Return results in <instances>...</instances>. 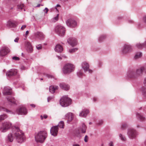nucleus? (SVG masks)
<instances>
[{
  "label": "nucleus",
  "mask_w": 146,
  "mask_h": 146,
  "mask_svg": "<svg viewBox=\"0 0 146 146\" xmlns=\"http://www.w3.org/2000/svg\"><path fill=\"white\" fill-rule=\"evenodd\" d=\"M17 24V23L15 21H9L7 24V25L10 27H15Z\"/></svg>",
  "instance_id": "aec40b11"
},
{
  "label": "nucleus",
  "mask_w": 146,
  "mask_h": 146,
  "mask_svg": "<svg viewBox=\"0 0 146 146\" xmlns=\"http://www.w3.org/2000/svg\"><path fill=\"white\" fill-rule=\"evenodd\" d=\"M12 59L13 60H19V58L18 57L16 56H14L13 57Z\"/></svg>",
  "instance_id": "ea45409f"
},
{
  "label": "nucleus",
  "mask_w": 146,
  "mask_h": 146,
  "mask_svg": "<svg viewBox=\"0 0 146 146\" xmlns=\"http://www.w3.org/2000/svg\"><path fill=\"white\" fill-rule=\"evenodd\" d=\"M88 139V137L87 135H86L85 137L84 141L85 142H87Z\"/></svg>",
  "instance_id": "a19ab883"
},
{
  "label": "nucleus",
  "mask_w": 146,
  "mask_h": 146,
  "mask_svg": "<svg viewBox=\"0 0 146 146\" xmlns=\"http://www.w3.org/2000/svg\"><path fill=\"white\" fill-rule=\"evenodd\" d=\"M56 32L60 36H64L65 32V29L64 27L60 25H58L55 28Z\"/></svg>",
  "instance_id": "423d86ee"
},
{
  "label": "nucleus",
  "mask_w": 146,
  "mask_h": 146,
  "mask_svg": "<svg viewBox=\"0 0 146 146\" xmlns=\"http://www.w3.org/2000/svg\"><path fill=\"white\" fill-rule=\"evenodd\" d=\"M11 123L9 122H4L0 130L2 132H5L11 127Z\"/></svg>",
  "instance_id": "6e6552de"
},
{
  "label": "nucleus",
  "mask_w": 146,
  "mask_h": 146,
  "mask_svg": "<svg viewBox=\"0 0 146 146\" xmlns=\"http://www.w3.org/2000/svg\"><path fill=\"white\" fill-rule=\"evenodd\" d=\"M18 9L19 10L22 9H24V5L23 4H20L18 5Z\"/></svg>",
  "instance_id": "2f4dec72"
},
{
  "label": "nucleus",
  "mask_w": 146,
  "mask_h": 146,
  "mask_svg": "<svg viewBox=\"0 0 146 146\" xmlns=\"http://www.w3.org/2000/svg\"><path fill=\"white\" fill-rule=\"evenodd\" d=\"M59 14H58L55 17H54L52 19V21L55 22L56 21H57L58 20Z\"/></svg>",
  "instance_id": "f704fd0d"
},
{
  "label": "nucleus",
  "mask_w": 146,
  "mask_h": 146,
  "mask_svg": "<svg viewBox=\"0 0 146 146\" xmlns=\"http://www.w3.org/2000/svg\"><path fill=\"white\" fill-rule=\"evenodd\" d=\"M83 73L81 71H80L78 72L77 73V75H78V76L79 77H80L81 76H82V75H83Z\"/></svg>",
  "instance_id": "58836bf2"
},
{
  "label": "nucleus",
  "mask_w": 146,
  "mask_h": 146,
  "mask_svg": "<svg viewBox=\"0 0 146 146\" xmlns=\"http://www.w3.org/2000/svg\"><path fill=\"white\" fill-rule=\"evenodd\" d=\"M43 117L44 119H46L48 117V116L46 115H43Z\"/></svg>",
  "instance_id": "603ef678"
},
{
  "label": "nucleus",
  "mask_w": 146,
  "mask_h": 146,
  "mask_svg": "<svg viewBox=\"0 0 146 146\" xmlns=\"http://www.w3.org/2000/svg\"><path fill=\"white\" fill-rule=\"evenodd\" d=\"M78 50L77 48H73L69 50V52L70 53H72Z\"/></svg>",
  "instance_id": "e433bc0d"
},
{
  "label": "nucleus",
  "mask_w": 146,
  "mask_h": 146,
  "mask_svg": "<svg viewBox=\"0 0 146 146\" xmlns=\"http://www.w3.org/2000/svg\"><path fill=\"white\" fill-rule=\"evenodd\" d=\"M89 113V111L88 110H84L80 113L79 115L80 116L82 117H85L87 114Z\"/></svg>",
  "instance_id": "5701e85b"
},
{
  "label": "nucleus",
  "mask_w": 146,
  "mask_h": 146,
  "mask_svg": "<svg viewBox=\"0 0 146 146\" xmlns=\"http://www.w3.org/2000/svg\"><path fill=\"white\" fill-rule=\"evenodd\" d=\"M7 137L8 141L10 142H12L13 141L14 137H15L17 142L20 143L23 142L25 139L24 133L18 127H16L13 128L12 133H9Z\"/></svg>",
  "instance_id": "f257e3e1"
},
{
  "label": "nucleus",
  "mask_w": 146,
  "mask_h": 146,
  "mask_svg": "<svg viewBox=\"0 0 146 146\" xmlns=\"http://www.w3.org/2000/svg\"><path fill=\"white\" fill-rule=\"evenodd\" d=\"M16 113L19 115H26L27 111L26 108L23 107H20L18 108L16 110Z\"/></svg>",
  "instance_id": "9b49d317"
},
{
  "label": "nucleus",
  "mask_w": 146,
  "mask_h": 146,
  "mask_svg": "<svg viewBox=\"0 0 146 146\" xmlns=\"http://www.w3.org/2000/svg\"><path fill=\"white\" fill-rule=\"evenodd\" d=\"M25 67L24 66H23L21 67V69L22 70H25Z\"/></svg>",
  "instance_id": "680f3d73"
},
{
  "label": "nucleus",
  "mask_w": 146,
  "mask_h": 146,
  "mask_svg": "<svg viewBox=\"0 0 146 146\" xmlns=\"http://www.w3.org/2000/svg\"><path fill=\"white\" fill-rule=\"evenodd\" d=\"M47 136V133L45 131H41L35 136L36 141L37 143H43Z\"/></svg>",
  "instance_id": "7ed1b4c3"
},
{
  "label": "nucleus",
  "mask_w": 146,
  "mask_h": 146,
  "mask_svg": "<svg viewBox=\"0 0 146 146\" xmlns=\"http://www.w3.org/2000/svg\"><path fill=\"white\" fill-rule=\"evenodd\" d=\"M127 125L126 123L123 124L121 126V129L123 130L125 129L127 127Z\"/></svg>",
  "instance_id": "c9c22d12"
},
{
  "label": "nucleus",
  "mask_w": 146,
  "mask_h": 146,
  "mask_svg": "<svg viewBox=\"0 0 146 146\" xmlns=\"http://www.w3.org/2000/svg\"><path fill=\"white\" fill-rule=\"evenodd\" d=\"M40 4H38L36 6V7H40Z\"/></svg>",
  "instance_id": "0e129e2a"
},
{
  "label": "nucleus",
  "mask_w": 146,
  "mask_h": 146,
  "mask_svg": "<svg viewBox=\"0 0 146 146\" xmlns=\"http://www.w3.org/2000/svg\"><path fill=\"white\" fill-rule=\"evenodd\" d=\"M40 117H41V119L42 120L43 119V116L42 115H41L40 116Z\"/></svg>",
  "instance_id": "338daca9"
},
{
  "label": "nucleus",
  "mask_w": 146,
  "mask_h": 146,
  "mask_svg": "<svg viewBox=\"0 0 146 146\" xmlns=\"http://www.w3.org/2000/svg\"><path fill=\"white\" fill-rule=\"evenodd\" d=\"M57 56L58 59H59L60 60L62 59V57L61 56Z\"/></svg>",
  "instance_id": "864d4df0"
},
{
  "label": "nucleus",
  "mask_w": 146,
  "mask_h": 146,
  "mask_svg": "<svg viewBox=\"0 0 146 146\" xmlns=\"http://www.w3.org/2000/svg\"><path fill=\"white\" fill-rule=\"evenodd\" d=\"M27 50L29 52H31L33 50V47L30 42H27Z\"/></svg>",
  "instance_id": "a878e982"
},
{
  "label": "nucleus",
  "mask_w": 146,
  "mask_h": 146,
  "mask_svg": "<svg viewBox=\"0 0 146 146\" xmlns=\"http://www.w3.org/2000/svg\"><path fill=\"white\" fill-rule=\"evenodd\" d=\"M105 38L106 36L105 35H102L100 37L99 40L100 41H102L104 39H105Z\"/></svg>",
  "instance_id": "4c0bfd02"
},
{
  "label": "nucleus",
  "mask_w": 146,
  "mask_h": 146,
  "mask_svg": "<svg viewBox=\"0 0 146 146\" xmlns=\"http://www.w3.org/2000/svg\"><path fill=\"white\" fill-rule=\"evenodd\" d=\"M26 27V25H23L22 26L21 28V29L22 30H23L24 29H25Z\"/></svg>",
  "instance_id": "49530a36"
},
{
  "label": "nucleus",
  "mask_w": 146,
  "mask_h": 146,
  "mask_svg": "<svg viewBox=\"0 0 146 146\" xmlns=\"http://www.w3.org/2000/svg\"><path fill=\"white\" fill-rule=\"evenodd\" d=\"M86 127L85 124L83 123L81 127H80L79 129L76 131L74 133L75 135L78 137L80 136L81 132L85 133L86 131Z\"/></svg>",
  "instance_id": "1a4fd4ad"
},
{
  "label": "nucleus",
  "mask_w": 146,
  "mask_h": 146,
  "mask_svg": "<svg viewBox=\"0 0 146 146\" xmlns=\"http://www.w3.org/2000/svg\"><path fill=\"white\" fill-rule=\"evenodd\" d=\"M31 106L35 108V106L34 104H31Z\"/></svg>",
  "instance_id": "13d9d810"
},
{
  "label": "nucleus",
  "mask_w": 146,
  "mask_h": 146,
  "mask_svg": "<svg viewBox=\"0 0 146 146\" xmlns=\"http://www.w3.org/2000/svg\"><path fill=\"white\" fill-rule=\"evenodd\" d=\"M119 136L120 137V138L123 141H126V138L125 137V136L123 135L122 134H120L119 135Z\"/></svg>",
  "instance_id": "473e14b6"
},
{
  "label": "nucleus",
  "mask_w": 146,
  "mask_h": 146,
  "mask_svg": "<svg viewBox=\"0 0 146 146\" xmlns=\"http://www.w3.org/2000/svg\"><path fill=\"white\" fill-rule=\"evenodd\" d=\"M103 122V121L102 120H101L100 121V122L98 124L99 125H101L102 123Z\"/></svg>",
  "instance_id": "5fc2aeb1"
},
{
  "label": "nucleus",
  "mask_w": 146,
  "mask_h": 146,
  "mask_svg": "<svg viewBox=\"0 0 146 146\" xmlns=\"http://www.w3.org/2000/svg\"><path fill=\"white\" fill-rule=\"evenodd\" d=\"M29 32L28 31H27L26 32V35H28V34H29Z\"/></svg>",
  "instance_id": "e2e57ef3"
},
{
  "label": "nucleus",
  "mask_w": 146,
  "mask_h": 146,
  "mask_svg": "<svg viewBox=\"0 0 146 146\" xmlns=\"http://www.w3.org/2000/svg\"><path fill=\"white\" fill-rule=\"evenodd\" d=\"M47 76L49 78H54V76L52 75L48 74V75H47Z\"/></svg>",
  "instance_id": "a18cd8bd"
},
{
  "label": "nucleus",
  "mask_w": 146,
  "mask_h": 146,
  "mask_svg": "<svg viewBox=\"0 0 146 146\" xmlns=\"http://www.w3.org/2000/svg\"><path fill=\"white\" fill-rule=\"evenodd\" d=\"M45 9L46 10V13H47L48 11V9L47 8H46Z\"/></svg>",
  "instance_id": "4d7b16f0"
},
{
  "label": "nucleus",
  "mask_w": 146,
  "mask_h": 146,
  "mask_svg": "<svg viewBox=\"0 0 146 146\" xmlns=\"http://www.w3.org/2000/svg\"><path fill=\"white\" fill-rule=\"evenodd\" d=\"M73 146H80V145L78 144H74L73 145Z\"/></svg>",
  "instance_id": "bf43d9fd"
},
{
  "label": "nucleus",
  "mask_w": 146,
  "mask_h": 146,
  "mask_svg": "<svg viewBox=\"0 0 146 146\" xmlns=\"http://www.w3.org/2000/svg\"><path fill=\"white\" fill-rule=\"evenodd\" d=\"M35 35L36 37L38 38H43L44 37V35L42 33L40 32H36L35 34Z\"/></svg>",
  "instance_id": "b1692460"
},
{
  "label": "nucleus",
  "mask_w": 146,
  "mask_h": 146,
  "mask_svg": "<svg viewBox=\"0 0 146 146\" xmlns=\"http://www.w3.org/2000/svg\"><path fill=\"white\" fill-rule=\"evenodd\" d=\"M67 25L70 27H74L76 25V23L74 20L72 19H68L66 22Z\"/></svg>",
  "instance_id": "4468645a"
},
{
  "label": "nucleus",
  "mask_w": 146,
  "mask_h": 146,
  "mask_svg": "<svg viewBox=\"0 0 146 146\" xmlns=\"http://www.w3.org/2000/svg\"><path fill=\"white\" fill-rule=\"evenodd\" d=\"M58 87L57 86H51L50 87L49 90L50 92L53 93L54 92L55 90L58 89Z\"/></svg>",
  "instance_id": "393cba45"
},
{
  "label": "nucleus",
  "mask_w": 146,
  "mask_h": 146,
  "mask_svg": "<svg viewBox=\"0 0 146 146\" xmlns=\"http://www.w3.org/2000/svg\"><path fill=\"white\" fill-rule=\"evenodd\" d=\"M74 66L70 63L65 64L63 68V71L65 74H69L73 72L74 69Z\"/></svg>",
  "instance_id": "20e7f679"
},
{
  "label": "nucleus",
  "mask_w": 146,
  "mask_h": 146,
  "mask_svg": "<svg viewBox=\"0 0 146 146\" xmlns=\"http://www.w3.org/2000/svg\"><path fill=\"white\" fill-rule=\"evenodd\" d=\"M132 50L131 46L126 44L124 45L122 52L123 54H127L131 52L132 51Z\"/></svg>",
  "instance_id": "0eeeda50"
},
{
  "label": "nucleus",
  "mask_w": 146,
  "mask_h": 146,
  "mask_svg": "<svg viewBox=\"0 0 146 146\" xmlns=\"http://www.w3.org/2000/svg\"><path fill=\"white\" fill-rule=\"evenodd\" d=\"M143 20L146 23V16H145L143 18Z\"/></svg>",
  "instance_id": "3c124183"
},
{
  "label": "nucleus",
  "mask_w": 146,
  "mask_h": 146,
  "mask_svg": "<svg viewBox=\"0 0 146 146\" xmlns=\"http://www.w3.org/2000/svg\"><path fill=\"white\" fill-rule=\"evenodd\" d=\"M71 99L68 98L67 96L62 97L60 100V105L63 107H67L69 106L71 103Z\"/></svg>",
  "instance_id": "39448f33"
},
{
  "label": "nucleus",
  "mask_w": 146,
  "mask_h": 146,
  "mask_svg": "<svg viewBox=\"0 0 146 146\" xmlns=\"http://www.w3.org/2000/svg\"><path fill=\"white\" fill-rule=\"evenodd\" d=\"M127 135L130 139H133L136 137L137 133L135 130L133 129H130L128 130Z\"/></svg>",
  "instance_id": "9d476101"
},
{
  "label": "nucleus",
  "mask_w": 146,
  "mask_h": 146,
  "mask_svg": "<svg viewBox=\"0 0 146 146\" xmlns=\"http://www.w3.org/2000/svg\"><path fill=\"white\" fill-rule=\"evenodd\" d=\"M11 90L9 87H5L4 88L3 93L5 95H9L11 94Z\"/></svg>",
  "instance_id": "2eb2a0df"
},
{
  "label": "nucleus",
  "mask_w": 146,
  "mask_h": 146,
  "mask_svg": "<svg viewBox=\"0 0 146 146\" xmlns=\"http://www.w3.org/2000/svg\"><path fill=\"white\" fill-rule=\"evenodd\" d=\"M68 0H61V1L63 2H65L67 1Z\"/></svg>",
  "instance_id": "69168bd1"
},
{
  "label": "nucleus",
  "mask_w": 146,
  "mask_h": 146,
  "mask_svg": "<svg viewBox=\"0 0 146 146\" xmlns=\"http://www.w3.org/2000/svg\"><path fill=\"white\" fill-rule=\"evenodd\" d=\"M73 114L71 113H68L65 115V118L67 120L68 122L71 121L73 120Z\"/></svg>",
  "instance_id": "a211bd4d"
},
{
  "label": "nucleus",
  "mask_w": 146,
  "mask_h": 146,
  "mask_svg": "<svg viewBox=\"0 0 146 146\" xmlns=\"http://www.w3.org/2000/svg\"><path fill=\"white\" fill-rule=\"evenodd\" d=\"M60 87L64 90H67L69 89L70 87L69 85L66 84L64 83H62L60 84Z\"/></svg>",
  "instance_id": "412c9836"
},
{
  "label": "nucleus",
  "mask_w": 146,
  "mask_h": 146,
  "mask_svg": "<svg viewBox=\"0 0 146 146\" xmlns=\"http://www.w3.org/2000/svg\"><path fill=\"white\" fill-rule=\"evenodd\" d=\"M144 83L145 84V85L146 86V78L145 79Z\"/></svg>",
  "instance_id": "6e6d98bb"
},
{
  "label": "nucleus",
  "mask_w": 146,
  "mask_h": 146,
  "mask_svg": "<svg viewBox=\"0 0 146 146\" xmlns=\"http://www.w3.org/2000/svg\"><path fill=\"white\" fill-rule=\"evenodd\" d=\"M136 46L138 48L140 49L144 47H146V41L145 42V44L138 43L136 44Z\"/></svg>",
  "instance_id": "bb28decb"
},
{
  "label": "nucleus",
  "mask_w": 146,
  "mask_h": 146,
  "mask_svg": "<svg viewBox=\"0 0 146 146\" xmlns=\"http://www.w3.org/2000/svg\"><path fill=\"white\" fill-rule=\"evenodd\" d=\"M142 56V53L141 52H138L136 53L134 58L135 59H137L141 57Z\"/></svg>",
  "instance_id": "cd10ccee"
},
{
  "label": "nucleus",
  "mask_w": 146,
  "mask_h": 146,
  "mask_svg": "<svg viewBox=\"0 0 146 146\" xmlns=\"http://www.w3.org/2000/svg\"><path fill=\"white\" fill-rule=\"evenodd\" d=\"M60 7V5H59V4H58V5H56V10L57 11H58V9H57V7Z\"/></svg>",
  "instance_id": "de8ad7c7"
},
{
  "label": "nucleus",
  "mask_w": 146,
  "mask_h": 146,
  "mask_svg": "<svg viewBox=\"0 0 146 146\" xmlns=\"http://www.w3.org/2000/svg\"><path fill=\"white\" fill-rule=\"evenodd\" d=\"M17 71L16 69H12L7 72V75L9 76H11L16 75L17 73Z\"/></svg>",
  "instance_id": "6ab92c4d"
},
{
  "label": "nucleus",
  "mask_w": 146,
  "mask_h": 146,
  "mask_svg": "<svg viewBox=\"0 0 146 146\" xmlns=\"http://www.w3.org/2000/svg\"><path fill=\"white\" fill-rule=\"evenodd\" d=\"M7 99L9 101L12 103L14 104H15V100L14 98L10 97L7 98Z\"/></svg>",
  "instance_id": "c85d7f7f"
},
{
  "label": "nucleus",
  "mask_w": 146,
  "mask_h": 146,
  "mask_svg": "<svg viewBox=\"0 0 146 146\" xmlns=\"http://www.w3.org/2000/svg\"><path fill=\"white\" fill-rule=\"evenodd\" d=\"M144 70V67H141L139 69H137L136 72L133 70H129L127 73V75L130 78H137L142 74L143 70Z\"/></svg>",
  "instance_id": "f03ea898"
},
{
  "label": "nucleus",
  "mask_w": 146,
  "mask_h": 146,
  "mask_svg": "<svg viewBox=\"0 0 146 146\" xmlns=\"http://www.w3.org/2000/svg\"><path fill=\"white\" fill-rule=\"evenodd\" d=\"M58 126H53L50 129V133L52 135L56 136L58 134Z\"/></svg>",
  "instance_id": "ddd939ff"
},
{
  "label": "nucleus",
  "mask_w": 146,
  "mask_h": 146,
  "mask_svg": "<svg viewBox=\"0 0 146 146\" xmlns=\"http://www.w3.org/2000/svg\"><path fill=\"white\" fill-rule=\"evenodd\" d=\"M52 99V97H48V99H47L48 102H49L50 101V100H51Z\"/></svg>",
  "instance_id": "8fccbe9b"
},
{
  "label": "nucleus",
  "mask_w": 146,
  "mask_h": 146,
  "mask_svg": "<svg viewBox=\"0 0 146 146\" xmlns=\"http://www.w3.org/2000/svg\"><path fill=\"white\" fill-rule=\"evenodd\" d=\"M82 66L85 71H88L90 73L92 72V71L89 69L88 64L86 62H83L82 64Z\"/></svg>",
  "instance_id": "dca6fc26"
},
{
  "label": "nucleus",
  "mask_w": 146,
  "mask_h": 146,
  "mask_svg": "<svg viewBox=\"0 0 146 146\" xmlns=\"http://www.w3.org/2000/svg\"><path fill=\"white\" fill-rule=\"evenodd\" d=\"M2 110L3 111H6L7 112H10V111L9 110H7V109H6L5 108H2Z\"/></svg>",
  "instance_id": "79ce46f5"
},
{
  "label": "nucleus",
  "mask_w": 146,
  "mask_h": 146,
  "mask_svg": "<svg viewBox=\"0 0 146 146\" xmlns=\"http://www.w3.org/2000/svg\"><path fill=\"white\" fill-rule=\"evenodd\" d=\"M62 58H66V56L64 55H63L62 56Z\"/></svg>",
  "instance_id": "052dcab7"
},
{
  "label": "nucleus",
  "mask_w": 146,
  "mask_h": 146,
  "mask_svg": "<svg viewBox=\"0 0 146 146\" xmlns=\"http://www.w3.org/2000/svg\"><path fill=\"white\" fill-rule=\"evenodd\" d=\"M137 127L139 128V127H140V126H139V125H138L137 126Z\"/></svg>",
  "instance_id": "774afa93"
},
{
  "label": "nucleus",
  "mask_w": 146,
  "mask_h": 146,
  "mask_svg": "<svg viewBox=\"0 0 146 146\" xmlns=\"http://www.w3.org/2000/svg\"><path fill=\"white\" fill-rule=\"evenodd\" d=\"M7 115H1L0 116V121L4 120L7 117Z\"/></svg>",
  "instance_id": "72a5a7b5"
},
{
  "label": "nucleus",
  "mask_w": 146,
  "mask_h": 146,
  "mask_svg": "<svg viewBox=\"0 0 146 146\" xmlns=\"http://www.w3.org/2000/svg\"><path fill=\"white\" fill-rule=\"evenodd\" d=\"M109 146H114L113 143V142H110L109 144Z\"/></svg>",
  "instance_id": "c03bdc74"
},
{
  "label": "nucleus",
  "mask_w": 146,
  "mask_h": 146,
  "mask_svg": "<svg viewBox=\"0 0 146 146\" xmlns=\"http://www.w3.org/2000/svg\"><path fill=\"white\" fill-rule=\"evenodd\" d=\"M9 52L10 50L8 47L5 46L3 47L0 50V56H5Z\"/></svg>",
  "instance_id": "f8f14e48"
},
{
  "label": "nucleus",
  "mask_w": 146,
  "mask_h": 146,
  "mask_svg": "<svg viewBox=\"0 0 146 146\" xmlns=\"http://www.w3.org/2000/svg\"><path fill=\"white\" fill-rule=\"evenodd\" d=\"M68 42L72 46H73L77 44L76 40L74 38H70L68 40Z\"/></svg>",
  "instance_id": "f3484780"
},
{
  "label": "nucleus",
  "mask_w": 146,
  "mask_h": 146,
  "mask_svg": "<svg viewBox=\"0 0 146 146\" xmlns=\"http://www.w3.org/2000/svg\"><path fill=\"white\" fill-rule=\"evenodd\" d=\"M19 38L18 37L17 38L14 40V41L15 42H18Z\"/></svg>",
  "instance_id": "09e8293b"
},
{
  "label": "nucleus",
  "mask_w": 146,
  "mask_h": 146,
  "mask_svg": "<svg viewBox=\"0 0 146 146\" xmlns=\"http://www.w3.org/2000/svg\"><path fill=\"white\" fill-rule=\"evenodd\" d=\"M37 48L38 49H40L42 48V47L40 45H38L36 46Z\"/></svg>",
  "instance_id": "37998d69"
},
{
  "label": "nucleus",
  "mask_w": 146,
  "mask_h": 146,
  "mask_svg": "<svg viewBox=\"0 0 146 146\" xmlns=\"http://www.w3.org/2000/svg\"><path fill=\"white\" fill-rule=\"evenodd\" d=\"M58 126V127L59 126L60 128H63L64 126V122L63 121H60L59 123Z\"/></svg>",
  "instance_id": "c756f323"
},
{
  "label": "nucleus",
  "mask_w": 146,
  "mask_h": 146,
  "mask_svg": "<svg viewBox=\"0 0 146 146\" xmlns=\"http://www.w3.org/2000/svg\"><path fill=\"white\" fill-rule=\"evenodd\" d=\"M55 50L56 52H61L63 50V48L61 45L58 44L56 45Z\"/></svg>",
  "instance_id": "4be33fe9"
},
{
  "label": "nucleus",
  "mask_w": 146,
  "mask_h": 146,
  "mask_svg": "<svg viewBox=\"0 0 146 146\" xmlns=\"http://www.w3.org/2000/svg\"><path fill=\"white\" fill-rule=\"evenodd\" d=\"M136 116L137 117L139 118L140 119L141 121H143L145 119L144 117L139 113H137L136 114Z\"/></svg>",
  "instance_id": "7c9ffc66"
}]
</instances>
